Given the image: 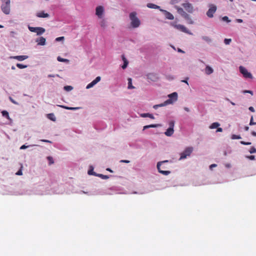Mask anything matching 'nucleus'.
<instances>
[{"label":"nucleus","mask_w":256,"mask_h":256,"mask_svg":"<svg viewBox=\"0 0 256 256\" xmlns=\"http://www.w3.org/2000/svg\"><path fill=\"white\" fill-rule=\"evenodd\" d=\"M231 42L232 40L230 38H225L224 40V42L226 44H229Z\"/></svg>","instance_id":"33"},{"label":"nucleus","mask_w":256,"mask_h":256,"mask_svg":"<svg viewBox=\"0 0 256 256\" xmlns=\"http://www.w3.org/2000/svg\"><path fill=\"white\" fill-rule=\"evenodd\" d=\"M182 82H185V83H186L187 84H188V81H187V80H182Z\"/></svg>","instance_id":"63"},{"label":"nucleus","mask_w":256,"mask_h":256,"mask_svg":"<svg viewBox=\"0 0 256 256\" xmlns=\"http://www.w3.org/2000/svg\"><path fill=\"white\" fill-rule=\"evenodd\" d=\"M249 152L250 154L256 153V148L252 146L250 148Z\"/></svg>","instance_id":"35"},{"label":"nucleus","mask_w":256,"mask_h":256,"mask_svg":"<svg viewBox=\"0 0 256 256\" xmlns=\"http://www.w3.org/2000/svg\"><path fill=\"white\" fill-rule=\"evenodd\" d=\"M194 148L192 146L187 147L185 150L180 154V158L179 160H182L186 158L188 156H190L191 154L193 152Z\"/></svg>","instance_id":"3"},{"label":"nucleus","mask_w":256,"mask_h":256,"mask_svg":"<svg viewBox=\"0 0 256 256\" xmlns=\"http://www.w3.org/2000/svg\"><path fill=\"white\" fill-rule=\"evenodd\" d=\"M232 138L233 139V140L240 139L241 138V136L240 135L232 134Z\"/></svg>","instance_id":"32"},{"label":"nucleus","mask_w":256,"mask_h":256,"mask_svg":"<svg viewBox=\"0 0 256 256\" xmlns=\"http://www.w3.org/2000/svg\"><path fill=\"white\" fill-rule=\"evenodd\" d=\"M182 17L184 18V19L187 20L188 24H192L194 23V22L190 18V15L188 14L187 13H186Z\"/></svg>","instance_id":"16"},{"label":"nucleus","mask_w":256,"mask_h":256,"mask_svg":"<svg viewBox=\"0 0 256 256\" xmlns=\"http://www.w3.org/2000/svg\"><path fill=\"white\" fill-rule=\"evenodd\" d=\"M244 93H249V94H253V92L251 90H244Z\"/></svg>","instance_id":"49"},{"label":"nucleus","mask_w":256,"mask_h":256,"mask_svg":"<svg viewBox=\"0 0 256 256\" xmlns=\"http://www.w3.org/2000/svg\"><path fill=\"white\" fill-rule=\"evenodd\" d=\"M253 120H254L253 119V116H252V117L250 118V126L256 124V122H254Z\"/></svg>","instance_id":"39"},{"label":"nucleus","mask_w":256,"mask_h":256,"mask_svg":"<svg viewBox=\"0 0 256 256\" xmlns=\"http://www.w3.org/2000/svg\"><path fill=\"white\" fill-rule=\"evenodd\" d=\"M2 4L1 6L2 10L4 13L8 14L10 12V0H2Z\"/></svg>","instance_id":"4"},{"label":"nucleus","mask_w":256,"mask_h":256,"mask_svg":"<svg viewBox=\"0 0 256 256\" xmlns=\"http://www.w3.org/2000/svg\"><path fill=\"white\" fill-rule=\"evenodd\" d=\"M140 116L142 118H150L151 119H154V117L152 114L149 113H143L140 114Z\"/></svg>","instance_id":"20"},{"label":"nucleus","mask_w":256,"mask_h":256,"mask_svg":"<svg viewBox=\"0 0 256 256\" xmlns=\"http://www.w3.org/2000/svg\"><path fill=\"white\" fill-rule=\"evenodd\" d=\"M46 38L43 37H40L39 38L37 39L36 42H38V45L43 46L46 43Z\"/></svg>","instance_id":"17"},{"label":"nucleus","mask_w":256,"mask_h":256,"mask_svg":"<svg viewBox=\"0 0 256 256\" xmlns=\"http://www.w3.org/2000/svg\"><path fill=\"white\" fill-rule=\"evenodd\" d=\"M101 80V78L100 76H97L94 80H92L91 82L88 84L86 88L89 89L92 87H93L95 84H96L98 82H99Z\"/></svg>","instance_id":"11"},{"label":"nucleus","mask_w":256,"mask_h":256,"mask_svg":"<svg viewBox=\"0 0 256 256\" xmlns=\"http://www.w3.org/2000/svg\"><path fill=\"white\" fill-rule=\"evenodd\" d=\"M160 10V11H162L164 12L166 18L167 19L170 20H172L174 19V16L170 12L166 10Z\"/></svg>","instance_id":"14"},{"label":"nucleus","mask_w":256,"mask_h":256,"mask_svg":"<svg viewBox=\"0 0 256 256\" xmlns=\"http://www.w3.org/2000/svg\"><path fill=\"white\" fill-rule=\"evenodd\" d=\"M106 170L111 172H112V170L109 168H107Z\"/></svg>","instance_id":"64"},{"label":"nucleus","mask_w":256,"mask_h":256,"mask_svg":"<svg viewBox=\"0 0 256 256\" xmlns=\"http://www.w3.org/2000/svg\"><path fill=\"white\" fill-rule=\"evenodd\" d=\"M169 98L168 100H171L172 104L177 100H178V94L176 92H172L168 95Z\"/></svg>","instance_id":"13"},{"label":"nucleus","mask_w":256,"mask_h":256,"mask_svg":"<svg viewBox=\"0 0 256 256\" xmlns=\"http://www.w3.org/2000/svg\"><path fill=\"white\" fill-rule=\"evenodd\" d=\"M171 25L174 26V28H176L177 30H178L184 32L191 34L190 32H188V30H187V28L183 25L182 24H177L175 22H172L171 23Z\"/></svg>","instance_id":"6"},{"label":"nucleus","mask_w":256,"mask_h":256,"mask_svg":"<svg viewBox=\"0 0 256 256\" xmlns=\"http://www.w3.org/2000/svg\"><path fill=\"white\" fill-rule=\"evenodd\" d=\"M28 146H26L25 145H22L21 147H20V149L22 150V149H24V148H27Z\"/></svg>","instance_id":"57"},{"label":"nucleus","mask_w":256,"mask_h":256,"mask_svg":"<svg viewBox=\"0 0 256 256\" xmlns=\"http://www.w3.org/2000/svg\"><path fill=\"white\" fill-rule=\"evenodd\" d=\"M226 100H227L228 101H230V104H231L232 105H233V106H235V105H236L235 103H234V102H232L230 101L229 99L227 98Z\"/></svg>","instance_id":"58"},{"label":"nucleus","mask_w":256,"mask_h":256,"mask_svg":"<svg viewBox=\"0 0 256 256\" xmlns=\"http://www.w3.org/2000/svg\"><path fill=\"white\" fill-rule=\"evenodd\" d=\"M92 171H93V170H92H92H89L88 171V174H93V172H92Z\"/></svg>","instance_id":"55"},{"label":"nucleus","mask_w":256,"mask_h":256,"mask_svg":"<svg viewBox=\"0 0 256 256\" xmlns=\"http://www.w3.org/2000/svg\"><path fill=\"white\" fill-rule=\"evenodd\" d=\"M178 1H179V0H172L171 2V3L172 4H175L177 2H178Z\"/></svg>","instance_id":"50"},{"label":"nucleus","mask_w":256,"mask_h":256,"mask_svg":"<svg viewBox=\"0 0 256 256\" xmlns=\"http://www.w3.org/2000/svg\"><path fill=\"white\" fill-rule=\"evenodd\" d=\"M130 162L128 160H120V162H123V163H129Z\"/></svg>","instance_id":"47"},{"label":"nucleus","mask_w":256,"mask_h":256,"mask_svg":"<svg viewBox=\"0 0 256 256\" xmlns=\"http://www.w3.org/2000/svg\"><path fill=\"white\" fill-rule=\"evenodd\" d=\"M64 89L66 91H70L72 89V87L70 86H65Z\"/></svg>","instance_id":"34"},{"label":"nucleus","mask_w":256,"mask_h":256,"mask_svg":"<svg viewBox=\"0 0 256 256\" xmlns=\"http://www.w3.org/2000/svg\"><path fill=\"white\" fill-rule=\"evenodd\" d=\"M236 21L238 22H239V23H241L243 22L242 20V19H236Z\"/></svg>","instance_id":"56"},{"label":"nucleus","mask_w":256,"mask_h":256,"mask_svg":"<svg viewBox=\"0 0 256 256\" xmlns=\"http://www.w3.org/2000/svg\"><path fill=\"white\" fill-rule=\"evenodd\" d=\"M252 134L254 136H256V132H252Z\"/></svg>","instance_id":"59"},{"label":"nucleus","mask_w":256,"mask_h":256,"mask_svg":"<svg viewBox=\"0 0 256 256\" xmlns=\"http://www.w3.org/2000/svg\"><path fill=\"white\" fill-rule=\"evenodd\" d=\"M202 38L204 41H206V42H210L211 41L210 38L209 37L207 36H204L202 37Z\"/></svg>","instance_id":"31"},{"label":"nucleus","mask_w":256,"mask_h":256,"mask_svg":"<svg viewBox=\"0 0 256 256\" xmlns=\"http://www.w3.org/2000/svg\"><path fill=\"white\" fill-rule=\"evenodd\" d=\"M2 114L3 116L7 118L8 119L10 118L8 112L6 110H3L2 112Z\"/></svg>","instance_id":"28"},{"label":"nucleus","mask_w":256,"mask_h":256,"mask_svg":"<svg viewBox=\"0 0 256 256\" xmlns=\"http://www.w3.org/2000/svg\"><path fill=\"white\" fill-rule=\"evenodd\" d=\"M122 59L124 61V62H128V60H126V58H125L124 55L122 56Z\"/></svg>","instance_id":"52"},{"label":"nucleus","mask_w":256,"mask_h":256,"mask_svg":"<svg viewBox=\"0 0 256 256\" xmlns=\"http://www.w3.org/2000/svg\"><path fill=\"white\" fill-rule=\"evenodd\" d=\"M249 110L252 112H254V109L252 106H250L248 108Z\"/></svg>","instance_id":"53"},{"label":"nucleus","mask_w":256,"mask_h":256,"mask_svg":"<svg viewBox=\"0 0 256 256\" xmlns=\"http://www.w3.org/2000/svg\"><path fill=\"white\" fill-rule=\"evenodd\" d=\"M57 60H58V62H69V60H68L62 58H61L60 56H58L57 58Z\"/></svg>","instance_id":"27"},{"label":"nucleus","mask_w":256,"mask_h":256,"mask_svg":"<svg viewBox=\"0 0 256 256\" xmlns=\"http://www.w3.org/2000/svg\"><path fill=\"white\" fill-rule=\"evenodd\" d=\"M216 6L214 4H211L210 6V8L208 11L206 12V15L208 18H212L214 16V14L216 12Z\"/></svg>","instance_id":"8"},{"label":"nucleus","mask_w":256,"mask_h":256,"mask_svg":"<svg viewBox=\"0 0 256 256\" xmlns=\"http://www.w3.org/2000/svg\"><path fill=\"white\" fill-rule=\"evenodd\" d=\"M174 132V129H172V128H168L167 129L166 131L164 132V134L168 136H172Z\"/></svg>","instance_id":"19"},{"label":"nucleus","mask_w":256,"mask_h":256,"mask_svg":"<svg viewBox=\"0 0 256 256\" xmlns=\"http://www.w3.org/2000/svg\"><path fill=\"white\" fill-rule=\"evenodd\" d=\"M16 66L18 68H19L22 69V68H26L27 67V66L24 65V64H16Z\"/></svg>","instance_id":"30"},{"label":"nucleus","mask_w":256,"mask_h":256,"mask_svg":"<svg viewBox=\"0 0 256 256\" xmlns=\"http://www.w3.org/2000/svg\"><path fill=\"white\" fill-rule=\"evenodd\" d=\"M212 68L208 66H207L205 69V72L207 74H210L213 72Z\"/></svg>","instance_id":"23"},{"label":"nucleus","mask_w":256,"mask_h":256,"mask_svg":"<svg viewBox=\"0 0 256 256\" xmlns=\"http://www.w3.org/2000/svg\"><path fill=\"white\" fill-rule=\"evenodd\" d=\"M49 120H50L54 122L56 120V118L54 114H49Z\"/></svg>","instance_id":"29"},{"label":"nucleus","mask_w":256,"mask_h":256,"mask_svg":"<svg viewBox=\"0 0 256 256\" xmlns=\"http://www.w3.org/2000/svg\"><path fill=\"white\" fill-rule=\"evenodd\" d=\"M240 144L243 145H250L251 144V142H245L244 141H240Z\"/></svg>","instance_id":"42"},{"label":"nucleus","mask_w":256,"mask_h":256,"mask_svg":"<svg viewBox=\"0 0 256 256\" xmlns=\"http://www.w3.org/2000/svg\"><path fill=\"white\" fill-rule=\"evenodd\" d=\"M216 132H222V128H217V130H216Z\"/></svg>","instance_id":"54"},{"label":"nucleus","mask_w":256,"mask_h":256,"mask_svg":"<svg viewBox=\"0 0 256 256\" xmlns=\"http://www.w3.org/2000/svg\"><path fill=\"white\" fill-rule=\"evenodd\" d=\"M216 166V164H212L210 166V168H212V167H215Z\"/></svg>","instance_id":"61"},{"label":"nucleus","mask_w":256,"mask_h":256,"mask_svg":"<svg viewBox=\"0 0 256 256\" xmlns=\"http://www.w3.org/2000/svg\"><path fill=\"white\" fill-rule=\"evenodd\" d=\"M16 175L18 176H21L22 174V170L21 169H20L18 171V172L16 174Z\"/></svg>","instance_id":"46"},{"label":"nucleus","mask_w":256,"mask_h":256,"mask_svg":"<svg viewBox=\"0 0 256 256\" xmlns=\"http://www.w3.org/2000/svg\"><path fill=\"white\" fill-rule=\"evenodd\" d=\"M185 10L189 13H192L194 8L192 4L190 3H184L182 4Z\"/></svg>","instance_id":"10"},{"label":"nucleus","mask_w":256,"mask_h":256,"mask_svg":"<svg viewBox=\"0 0 256 256\" xmlns=\"http://www.w3.org/2000/svg\"><path fill=\"white\" fill-rule=\"evenodd\" d=\"M222 20L226 21L228 22H230V20H229L227 16H224L222 18Z\"/></svg>","instance_id":"38"},{"label":"nucleus","mask_w":256,"mask_h":256,"mask_svg":"<svg viewBox=\"0 0 256 256\" xmlns=\"http://www.w3.org/2000/svg\"><path fill=\"white\" fill-rule=\"evenodd\" d=\"M134 87L132 85V80L131 78H128V88L132 89L134 88Z\"/></svg>","instance_id":"26"},{"label":"nucleus","mask_w":256,"mask_h":256,"mask_svg":"<svg viewBox=\"0 0 256 256\" xmlns=\"http://www.w3.org/2000/svg\"><path fill=\"white\" fill-rule=\"evenodd\" d=\"M128 62H124V64L122 66V69L126 68L128 66Z\"/></svg>","instance_id":"41"},{"label":"nucleus","mask_w":256,"mask_h":256,"mask_svg":"<svg viewBox=\"0 0 256 256\" xmlns=\"http://www.w3.org/2000/svg\"><path fill=\"white\" fill-rule=\"evenodd\" d=\"M220 126V124L218 122H213L210 126V129H214L216 128H218Z\"/></svg>","instance_id":"25"},{"label":"nucleus","mask_w":256,"mask_h":256,"mask_svg":"<svg viewBox=\"0 0 256 256\" xmlns=\"http://www.w3.org/2000/svg\"><path fill=\"white\" fill-rule=\"evenodd\" d=\"M147 6L148 8H154V9H159L160 8V6H157L155 4H152V3H148L147 4Z\"/></svg>","instance_id":"22"},{"label":"nucleus","mask_w":256,"mask_h":256,"mask_svg":"<svg viewBox=\"0 0 256 256\" xmlns=\"http://www.w3.org/2000/svg\"><path fill=\"white\" fill-rule=\"evenodd\" d=\"M136 15V12H132L130 14L131 26L134 28L138 27L140 24V20L137 18Z\"/></svg>","instance_id":"1"},{"label":"nucleus","mask_w":256,"mask_h":256,"mask_svg":"<svg viewBox=\"0 0 256 256\" xmlns=\"http://www.w3.org/2000/svg\"><path fill=\"white\" fill-rule=\"evenodd\" d=\"M122 59L124 61V62H128V60H126V58H125L124 55L122 56Z\"/></svg>","instance_id":"51"},{"label":"nucleus","mask_w":256,"mask_h":256,"mask_svg":"<svg viewBox=\"0 0 256 256\" xmlns=\"http://www.w3.org/2000/svg\"><path fill=\"white\" fill-rule=\"evenodd\" d=\"M98 176L103 179H108V176L104 175L102 174H99Z\"/></svg>","instance_id":"37"},{"label":"nucleus","mask_w":256,"mask_h":256,"mask_svg":"<svg viewBox=\"0 0 256 256\" xmlns=\"http://www.w3.org/2000/svg\"><path fill=\"white\" fill-rule=\"evenodd\" d=\"M28 28L30 32H36L38 35H40L45 32L44 28L41 27H32L28 26Z\"/></svg>","instance_id":"5"},{"label":"nucleus","mask_w":256,"mask_h":256,"mask_svg":"<svg viewBox=\"0 0 256 256\" xmlns=\"http://www.w3.org/2000/svg\"><path fill=\"white\" fill-rule=\"evenodd\" d=\"M169 126H170V127H169L170 128H172V129H174V122L173 120L170 121L169 122Z\"/></svg>","instance_id":"36"},{"label":"nucleus","mask_w":256,"mask_h":256,"mask_svg":"<svg viewBox=\"0 0 256 256\" xmlns=\"http://www.w3.org/2000/svg\"><path fill=\"white\" fill-rule=\"evenodd\" d=\"M104 12V8L102 6H98L96 9V14L99 18H102Z\"/></svg>","instance_id":"9"},{"label":"nucleus","mask_w":256,"mask_h":256,"mask_svg":"<svg viewBox=\"0 0 256 256\" xmlns=\"http://www.w3.org/2000/svg\"><path fill=\"white\" fill-rule=\"evenodd\" d=\"M54 163V161L52 157L49 156V164Z\"/></svg>","instance_id":"44"},{"label":"nucleus","mask_w":256,"mask_h":256,"mask_svg":"<svg viewBox=\"0 0 256 256\" xmlns=\"http://www.w3.org/2000/svg\"><path fill=\"white\" fill-rule=\"evenodd\" d=\"M248 158L251 160H254L255 156H250Z\"/></svg>","instance_id":"48"},{"label":"nucleus","mask_w":256,"mask_h":256,"mask_svg":"<svg viewBox=\"0 0 256 256\" xmlns=\"http://www.w3.org/2000/svg\"><path fill=\"white\" fill-rule=\"evenodd\" d=\"M172 104V102L171 100H167L166 101H165L164 103L159 104H156L153 106V108L154 109H157L159 107H162L166 106L168 104Z\"/></svg>","instance_id":"12"},{"label":"nucleus","mask_w":256,"mask_h":256,"mask_svg":"<svg viewBox=\"0 0 256 256\" xmlns=\"http://www.w3.org/2000/svg\"><path fill=\"white\" fill-rule=\"evenodd\" d=\"M106 26V22L104 20H102L100 22V26L102 28H104Z\"/></svg>","instance_id":"43"},{"label":"nucleus","mask_w":256,"mask_h":256,"mask_svg":"<svg viewBox=\"0 0 256 256\" xmlns=\"http://www.w3.org/2000/svg\"><path fill=\"white\" fill-rule=\"evenodd\" d=\"M184 110L186 111V112H189L190 111V110L188 108H186V107H185L184 108Z\"/></svg>","instance_id":"60"},{"label":"nucleus","mask_w":256,"mask_h":256,"mask_svg":"<svg viewBox=\"0 0 256 256\" xmlns=\"http://www.w3.org/2000/svg\"><path fill=\"white\" fill-rule=\"evenodd\" d=\"M160 124H152L150 125L145 126L143 128V130H145L147 128H157L158 126H160Z\"/></svg>","instance_id":"21"},{"label":"nucleus","mask_w":256,"mask_h":256,"mask_svg":"<svg viewBox=\"0 0 256 256\" xmlns=\"http://www.w3.org/2000/svg\"><path fill=\"white\" fill-rule=\"evenodd\" d=\"M239 69H240V72L241 74H242L243 76L245 78H252V74L248 71V70L244 66H240L239 67Z\"/></svg>","instance_id":"7"},{"label":"nucleus","mask_w":256,"mask_h":256,"mask_svg":"<svg viewBox=\"0 0 256 256\" xmlns=\"http://www.w3.org/2000/svg\"><path fill=\"white\" fill-rule=\"evenodd\" d=\"M36 16L40 18H46L48 16V14L44 13L43 12H40L36 14Z\"/></svg>","instance_id":"24"},{"label":"nucleus","mask_w":256,"mask_h":256,"mask_svg":"<svg viewBox=\"0 0 256 256\" xmlns=\"http://www.w3.org/2000/svg\"><path fill=\"white\" fill-rule=\"evenodd\" d=\"M174 8L177 10L178 12L182 16H183L186 13L182 8H180L178 6H175Z\"/></svg>","instance_id":"18"},{"label":"nucleus","mask_w":256,"mask_h":256,"mask_svg":"<svg viewBox=\"0 0 256 256\" xmlns=\"http://www.w3.org/2000/svg\"><path fill=\"white\" fill-rule=\"evenodd\" d=\"M244 130L246 131H248L249 130V128L248 126H245Z\"/></svg>","instance_id":"62"},{"label":"nucleus","mask_w":256,"mask_h":256,"mask_svg":"<svg viewBox=\"0 0 256 256\" xmlns=\"http://www.w3.org/2000/svg\"><path fill=\"white\" fill-rule=\"evenodd\" d=\"M64 36H60V37L57 38L56 39V41H60V40H64Z\"/></svg>","instance_id":"45"},{"label":"nucleus","mask_w":256,"mask_h":256,"mask_svg":"<svg viewBox=\"0 0 256 256\" xmlns=\"http://www.w3.org/2000/svg\"><path fill=\"white\" fill-rule=\"evenodd\" d=\"M63 108H66V110H76V109L78 108L68 107V106H63Z\"/></svg>","instance_id":"40"},{"label":"nucleus","mask_w":256,"mask_h":256,"mask_svg":"<svg viewBox=\"0 0 256 256\" xmlns=\"http://www.w3.org/2000/svg\"><path fill=\"white\" fill-rule=\"evenodd\" d=\"M11 58L17 60L19 61H22L25 60L28 58L27 56H17L10 57Z\"/></svg>","instance_id":"15"},{"label":"nucleus","mask_w":256,"mask_h":256,"mask_svg":"<svg viewBox=\"0 0 256 256\" xmlns=\"http://www.w3.org/2000/svg\"><path fill=\"white\" fill-rule=\"evenodd\" d=\"M168 162V160H164L162 162H158L157 164V168H158V172L160 174H162L164 176H167V175L169 174L170 173V170H162V169H166V168H168L164 166H162V164H164Z\"/></svg>","instance_id":"2"}]
</instances>
